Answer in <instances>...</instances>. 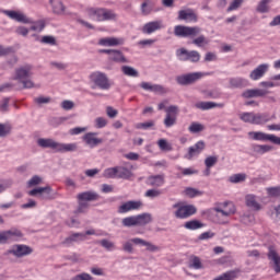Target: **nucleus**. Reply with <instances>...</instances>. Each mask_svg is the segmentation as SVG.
Masks as SVG:
<instances>
[{"mask_svg":"<svg viewBox=\"0 0 280 280\" xmlns=\"http://www.w3.org/2000/svg\"><path fill=\"white\" fill-rule=\"evenodd\" d=\"M78 208L74 211L78 213H86V209H89V202H95V200H100V195L95 191H83L77 195Z\"/></svg>","mask_w":280,"mask_h":280,"instance_id":"nucleus-1","label":"nucleus"},{"mask_svg":"<svg viewBox=\"0 0 280 280\" xmlns=\"http://www.w3.org/2000/svg\"><path fill=\"white\" fill-rule=\"evenodd\" d=\"M32 78V66H22L15 69V75L13 80L23 84L22 89H34V81L31 80Z\"/></svg>","mask_w":280,"mask_h":280,"instance_id":"nucleus-2","label":"nucleus"},{"mask_svg":"<svg viewBox=\"0 0 280 280\" xmlns=\"http://www.w3.org/2000/svg\"><path fill=\"white\" fill-rule=\"evenodd\" d=\"M132 244H135L136 246H145V248L149 253H158L159 250H161V247H159L143 238H140V237H136V238H131L130 241H127L122 245V250H125V253H129V254L135 253V247L132 246Z\"/></svg>","mask_w":280,"mask_h":280,"instance_id":"nucleus-3","label":"nucleus"},{"mask_svg":"<svg viewBox=\"0 0 280 280\" xmlns=\"http://www.w3.org/2000/svg\"><path fill=\"white\" fill-rule=\"evenodd\" d=\"M202 28L200 26H185V25H176L174 27V35L177 38H194L200 35Z\"/></svg>","mask_w":280,"mask_h":280,"instance_id":"nucleus-4","label":"nucleus"},{"mask_svg":"<svg viewBox=\"0 0 280 280\" xmlns=\"http://www.w3.org/2000/svg\"><path fill=\"white\" fill-rule=\"evenodd\" d=\"M205 78V73L202 72H191L186 74H180L175 78L176 83L179 86H190L191 84H196L198 80H202Z\"/></svg>","mask_w":280,"mask_h":280,"instance_id":"nucleus-5","label":"nucleus"},{"mask_svg":"<svg viewBox=\"0 0 280 280\" xmlns=\"http://www.w3.org/2000/svg\"><path fill=\"white\" fill-rule=\"evenodd\" d=\"M173 209H177L175 211V218L178 220H185L187 218H191L196 213V207L191 205H183V202H177L173 205Z\"/></svg>","mask_w":280,"mask_h":280,"instance_id":"nucleus-6","label":"nucleus"},{"mask_svg":"<svg viewBox=\"0 0 280 280\" xmlns=\"http://www.w3.org/2000/svg\"><path fill=\"white\" fill-rule=\"evenodd\" d=\"M90 80L94 83V86H97V89H101L102 91H108V89H110V81L104 72H93L90 75Z\"/></svg>","mask_w":280,"mask_h":280,"instance_id":"nucleus-7","label":"nucleus"},{"mask_svg":"<svg viewBox=\"0 0 280 280\" xmlns=\"http://www.w3.org/2000/svg\"><path fill=\"white\" fill-rule=\"evenodd\" d=\"M176 56L182 61L189 60L190 62H200V52L198 50H187L186 48H179L176 50Z\"/></svg>","mask_w":280,"mask_h":280,"instance_id":"nucleus-8","label":"nucleus"},{"mask_svg":"<svg viewBox=\"0 0 280 280\" xmlns=\"http://www.w3.org/2000/svg\"><path fill=\"white\" fill-rule=\"evenodd\" d=\"M166 116L164 118L165 128H172V126H176V121L178 119V106L171 105L165 108Z\"/></svg>","mask_w":280,"mask_h":280,"instance_id":"nucleus-9","label":"nucleus"},{"mask_svg":"<svg viewBox=\"0 0 280 280\" xmlns=\"http://www.w3.org/2000/svg\"><path fill=\"white\" fill-rule=\"evenodd\" d=\"M267 258L269 259V266H271L279 275L280 272V255L279 252L277 250V247L275 246H269L268 252H267Z\"/></svg>","mask_w":280,"mask_h":280,"instance_id":"nucleus-10","label":"nucleus"},{"mask_svg":"<svg viewBox=\"0 0 280 280\" xmlns=\"http://www.w3.org/2000/svg\"><path fill=\"white\" fill-rule=\"evenodd\" d=\"M51 191V186L38 187L30 190L28 196L39 198L40 200H51L54 198Z\"/></svg>","mask_w":280,"mask_h":280,"instance_id":"nucleus-11","label":"nucleus"},{"mask_svg":"<svg viewBox=\"0 0 280 280\" xmlns=\"http://www.w3.org/2000/svg\"><path fill=\"white\" fill-rule=\"evenodd\" d=\"M23 237V233L21 231L11 229L9 231L0 232V244H8V242H16V240H21Z\"/></svg>","mask_w":280,"mask_h":280,"instance_id":"nucleus-12","label":"nucleus"},{"mask_svg":"<svg viewBox=\"0 0 280 280\" xmlns=\"http://www.w3.org/2000/svg\"><path fill=\"white\" fill-rule=\"evenodd\" d=\"M34 250L27 245H13L12 249H9L5 255H14V257H26V255H32Z\"/></svg>","mask_w":280,"mask_h":280,"instance_id":"nucleus-13","label":"nucleus"},{"mask_svg":"<svg viewBox=\"0 0 280 280\" xmlns=\"http://www.w3.org/2000/svg\"><path fill=\"white\" fill-rule=\"evenodd\" d=\"M3 14L9 16V19H12L13 21H16L18 23H24V24L33 23L32 19L27 18V15H25V13H22L19 11L5 10V11H3Z\"/></svg>","mask_w":280,"mask_h":280,"instance_id":"nucleus-14","label":"nucleus"},{"mask_svg":"<svg viewBox=\"0 0 280 280\" xmlns=\"http://www.w3.org/2000/svg\"><path fill=\"white\" fill-rule=\"evenodd\" d=\"M178 21H186V23H196L198 21V15L191 9L180 10L178 11Z\"/></svg>","mask_w":280,"mask_h":280,"instance_id":"nucleus-15","label":"nucleus"},{"mask_svg":"<svg viewBox=\"0 0 280 280\" xmlns=\"http://www.w3.org/2000/svg\"><path fill=\"white\" fill-rule=\"evenodd\" d=\"M205 141L200 140L195 145L188 148V152L186 155H184V159H187V161H191L194 156H198L202 150H205Z\"/></svg>","mask_w":280,"mask_h":280,"instance_id":"nucleus-16","label":"nucleus"},{"mask_svg":"<svg viewBox=\"0 0 280 280\" xmlns=\"http://www.w3.org/2000/svg\"><path fill=\"white\" fill-rule=\"evenodd\" d=\"M215 211V217L218 218V223L219 224H229V221H226V218L229 215H233L235 213V207H233L230 210H223L221 208H214Z\"/></svg>","mask_w":280,"mask_h":280,"instance_id":"nucleus-17","label":"nucleus"},{"mask_svg":"<svg viewBox=\"0 0 280 280\" xmlns=\"http://www.w3.org/2000/svg\"><path fill=\"white\" fill-rule=\"evenodd\" d=\"M269 67L270 66L268 63L259 65L250 72V80L257 81L260 80V78H264V75H266V73L268 72Z\"/></svg>","mask_w":280,"mask_h":280,"instance_id":"nucleus-18","label":"nucleus"},{"mask_svg":"<svg viewBox=\"0 0 280 280\" xmlns=\"http://www.w3.org/2000/svg\"><path fill=\"white\" fill-rule=\"evenodd\" d=\"M141 201H127L118 207V213H128V211H137L141 209Z\"/></svg>","mask_w":280,"mask_h":280,"instance_id":"nucleus-19","label":"nucleus"},{"mask_svg":"<svg viewBox=\"0 0 280 280\" xmlns=\"http://www.w3.org/2000/svg\"><path fill=\"white\" fill-rule=\"evenodd\" d=\"M159 30H163V22L153 21L143 25L142 33L143 34H154V32H159Z\"/></svg>","mask_w":280,"mask_h":280,"instance_id":"nucleus-20","label":"nucleus"},{"mask_svg":"<svg viewBox=\"0 0 280 280\" xmlns=\"http://www.w3.org/2000/svg\"><path fill=\"white\" fill-rule=\"evenodd\" d=\"M265 95H268L267 90L252 89L243 92L242 97H245V100H250L253 97H265Z\"/></svg>","mask_w":280,"mask_h":280,"instance_id":"nucleus-21","label":"nucleus"},{"mask_svg":"<svg viewBox=\"0 0 280 280\" xmlns=\"http://www.w3.org/2000/svg\"><path fill=\"white\" fill-rule=\"evenodd\" d=\"M96 135L97 133L95 132H89L83 137L86 145H89L90 148H95L100 145V143H103L104 140H102L101 138H95Z\"/></svg>","mask_w":280,"mask_h":280,"instance_id":"nucleus-22","label":"nucleus"},{"mask_svg":"<svg viewBox=\"0 0 280 280\" xmlns=\"http://www.w3.org/2000/svg\"><path fill=\"white\" fill-rule=\"evenodd\" d=\"M84 240V233H73L72 235L66 237L61 244L63 246H73L75 242H83Z\"/></svg>","mask_w":280,"mask_h":280,"instance_id":"nucleus-23","label":"nucleus"},{"mask_svg":"<svg viewBox=\"0 0 280 280\" xmlns=\"http://www.w3.org/2000/svg\"><path fill=\"white\" fill-rule=\"evenodd\" d=\"M195 107L199 110H211V108H223L224 104L213 102H199L195 104Z\"/></svg>","mask_w":280,"mask_h":280,"instance_id":"nucleus-24","label":"nucleus"},{"mask_svg":"<svg viewBox=\"0 0 280 280\" xmlns=\"http://www.w3.org/2000/svg\"><path fill=\"white\" fill-rule=\"evenodd\" d=\"M37 145H39V148H50L51 150H58V142H56L54 139L51 138H39L37 140Z\"/></svg>","mask_w":280,"mask_h":280,"instance_id":"nucleus-25","label":"nucleus"},{"mask_svg":"<svg viewBox=\"0 0 280 280\" xmlns=\"http://www.w3.org/2000/svg\"><path fill=\"white\" fill-rule=\"evenodd\" d=\"M147 183L151 187H162L165 184V176L163 175H151L148 177Z\"/></svg>","mask_w":280,"mask_h":280,"instance_id":"nucleus-26","label":"nucleus"},{"mask_svg":"<svg viewBox=\"0 0 280 280\" xmlns=\"http://www.w3.org/2000/svg\"><path fill=\"white\" fill-rule=\"evenodd\" d=\"M152 222V214L144 212L142 214L136 215V225L137 226H145Z\"/></svg>","mask_w":280,"mask_h":280,"instance_id":"nucleus-27","label":"nucleus"},{"mask_svg":"<svg viewBox=\"0 0 280 280\" xmlns=\"http://www.w3.org/2000/svg\"><path fill=\"white\" fill-rule=\"evenodd\" d=\"M140 86L144 91H151L152 93H165V88H163V85H159V84L152 85L149 82H142Z\"/></svg>","mask_w":280,"mask_h":280,"instance_id":"nucleus-28","label":"nucleus"},{"mask_svg":"<svg viewBox=\"0 0 280 280\" xmlns=\"http://www.w3.org/2000/svg\"><path fill=\"white\" fill-rule=\"evenodd\" d=\"M78 150V143H60L57 144V152H75Z\"/></svg>","mask_w":280,"mask_h":280,"instance_id":"nucleus-29","label":"nucleus"},{"mask_svg":"<svg viewBox=\"0 0 280 280\" xmlns=\"http://www.w3.org/2000/svg\"><path fill=\"white\" fill-rule=\"evenodd\" d=\"M246 207L253 209V211H259L261 209V205L257 202V199L254 195H247L245 197Z\"/></svg>","mask_w":280,"mask_h":280,"instance_id":"nucleus-30","label":"nucleus"},{"mask_svg":"<svg viewBox=\"0 0 280 280\" xmlns=\"http://www.w3.org/2000/svg\"><path fill=\"white\" fill-rule=\"evenodd\" d=\"M249 137L254 139V141H271L272 135H268L261 131H249Z\"/></svg>","mask_w":280,"mask_h":280,"instance_id":"nucleus-31","label":"nucleus"},{"mask_svg":"<svg viewBox=\"0 0 280 280\" xmlns=\"http://www.w3.org/2000/svg\"><path fill=\"white\" fill-rule=\"evenodd\" d=\"M50 5L52 8L54 14H65L66 7L62 3V0H50Z\"/></svg>","mask_w":280,"mask_h":280,"instance_id":"nucleus-32","label":"nucleus"},{"mask_svg":"<svg viewBox=\"0 0 280 280\" xmlns=\"http://www.w3.org/2000/svg\"><path fill=\"white\" fill-rule=\"evenodd\" d=\"M98 45H103V47H117V45H121V40L117 37L102 38Z\"/></svg>","mask_w":280,"mask_h":280,"instance_id":"nucleus-33","label":"nucleus"},{"mask_svg":"<svg viewBox=\"0 0 280 280\" xmlns=\"http://www.w3.org/2000/svg\"><path fill=\"white\" fill-rule=\"evenodd\" d=\"M270 3H272V0H260L256 8V12H259V14H268V12H270Z\"/></svg>","mask_w":280,"mask_h":280,"instance_id":"nucleus-34","label":"nucleus"},{"mask_svg":"<svg viewBox=\"0 0 280 280\" xmlns=\"http://www.w3.org/2000/svg\"><path fill=\"white\" fill-rule=\"evenodd\" d=\"M268 121H270V117L268 116V114H254V125L261 126L264 124H268Z\"/></svg>","mask_w":280,"mask_h":280,"instance_id":"nucleus-35","label":"nucleus"},{"mask_svg":"<svg viewBox=\"0 0 280 280\" xmlns=\"http://www.w3.org/2000/svg\"><path fill=\"white\" fill-rule=\"evenodd\" d=\"M109 60H112V62H119V63L129 62L125 58L124 52H121L120 50H114L109 57Z\"/></svg>","mask_w":280,"mask_h":280,"instance_id":"nucleus-36","label":"nucleus"},{"mask_svg":"<svg viewBox=\"0 0 280 280\" xmlns=\"http://www.w3.org/2000/svg\"><path fill=\"white\" fill-rule=\"evenodd\" d=\"M230 89H242L246 84L245 79L236 77V78H231L230 81Z\"/></svg>","mask_w":280,"mask_h":280,"instance_id":"nucleus-37","label":"nucleus"},{"mask_svg":"<svg viewBox=\"0 0 280 280\" xmlns=\"http://www.w3.org/2000/svg\"><path fill=\"white\" fill-rule=\"evenodd\" d=\"M141 12L144 16H148V14L152 13V10H154V3H152V0H147L142 2L141 7Z\"/></svg>","mask_w":280,"mask_h":280,"instance_id":"nucleus-38","label":"nucleus"},{"mask_svg":"<svg viewBox=\"0 0 280 280\" xmlns=\"http://www.w3.org/2000/svg\"><path fill=\"white\" fill-rule=\"evenodd\" d=\"M132 176V172L124 166H117V175L116 178H124L125 180Z\"/></svg>","mask_w":280,"mask_h":280,"instance_id":"nucleus-39","label":"nucleus"},{"mask_svg":"<svg viewBox=\"0 0 280 280\" xmlns=\"http://www.w3.org/2000/svg\"><path fill=\"white\" fill-rule=\"evenodd\" d=\"M185 229L188 231H198V229H202L205 224L198 220H191L185 223Z\"/></svg>","mask_w":280,"mask_h":280,"instance_id":"nucleus-40","label":"nucleus"},{"mask_svg":"<svg viewBox=\"0 0 280 280\" xmlns=\"http://www.w3.org/2000/svg\"><path fill=\"white\" fill-rule=\"evenodd\" d=\"M9 135H12V125L0 122V139H5Z\"/></svg>","mask_w":280,"mask_h":280,"instance_id":"nucleus-41","label":"nucleus"},{"mask_svg":"<svg viewBox=\"0 0 280 280\" xmlns=\"http://www.w3.org/2000/svg\"><path fill=\"white\" fill-rule=\"evenodd\" d=\"M121 71L124 75H128L129 78H139V71L130 66H122Z\"/></svg>","mask_w":280,"mask_h":280,"instance_id":"nucleus-42","label":"nucleus"},{"mask_svg":"<svg viewBox=\"0 0 280 280\" xmlns=\"http://www.w3.org/2000/svg\"><path fill=\"white\" fill-rule=\"evenodd\" d=\"M122 226H127V229H130L132 226H137V218L133 217H126L121 220Z\"/></svg>","mask_w":280,"mask_h":280,"instance_id":"nucleus-43","label":"nucleus"},{"mask_svg":"<svg viewBox=\"0 0 280 280\" xmlns=\"http://www.w3.org/2000/svg\"><path fill=\"white\" fill-rule=\"evenodd\" d=\"M189 268L200 270L202 268V261H200V258L197 256H192L189 260Z\"/></svg>","mask_w":280,"mask_h":280,"instance_id":"nucleus-44","label":"nucleus"},{"mask_svg":"<svg viewBox=\"0 0 280 280\" xmlns=\"http://www.w3.org/2000/svg\"><path fill=\"white\" fill-rule=\"evenodd\" d=\"M230 183L237 184V183H244L246 180V174L238 173L230 176L229 178Z\"/></svg>","mask_w":280,"mask_h":280,"instance_id":"nucleus-45","label":"nucleus"},{"mask_svg":"<svg viewBox=\"0 0 280 280\" xmlns=\"http://www.w3.org/2000/svg\"><path fill=\"white\" fill-rule=\"evenodd\" d=\"M192 45H196L197 47H205V45H209V39H207L205 35H200L192 39Z\"/></svg>","mask_w":280,"mask_h":280,"instance_id":"nucleus-46","label":"nucleus"},{"mask_svg":"<svg viewBox=\"0 0 280 280\" xmlns=\"http://www.w3.org/2000/svg\"><path fill=\"white\" fill-rule=\"evenodd\" d=\"M189 132H192L194 135L198 133V132H202V130H205V126H202V124L199 122H192L189 127H188Z\"/></svg>","mask_w":280,"mask_h":280,"instance_id":"nucleus-47","label":"nucleus"},{"mask_svg":"<svg viewBox=\"0 0 280 280\" xmlns=\"http://www.w3.org/2000/svg\"><path fill=\"white\" fill-rule=\"evenodd\" d=\"M115 19H117V14L115 12L104 9L103 21H115Z\"/></svg>","mask_w":280,"mask_h":280,"instance_id":"nucleus-48","label":"nucleus"},{"mask_svg":"<svg viewBox=\"0 0 280 280\" xmlns=\"http://www.w3.org/2000/svg\"><path fill=\"white\" fill-rule=\"evenodd\" d=\"M154 120H149L147 122H139L136 125L137 130H150V128H153Z\"/></svg>","mask_w":280,"mask_h":280,"instance_id":"nucleus-49","label":"nucleus"},{"mask_svg":"<svg viewBox=\"0 0 280 280\" xmlns=\"http://www.w3.org/2000/svg\"><path fill=\"white\" fill-rule=\"evenodd\" d=\"M217 164H218V155H209L205 160L206 167H213Z\"/></svg>","mask_w":280,"mask_h":280,"instance_id":"nucleus-50","label":"nucleus"},{"mask_svg":"<svg viewBox=\"0 0 280 280\" xmlns=\"http://www.w3.org/2000/svg\"><path fill=\"white\" fill-rule=\"evenodd\" d=\"M240 119H242V121H245V124H253V119H255V114L254 113H243V114H241Z\"/></svg>","mask_w":280,"mask_h":280,"instance_id":"nucleus-51","label":"nucleus"},{"mask_svg":"<svg viewBox=\"0 0 280 280\" xmlns=\"http://www.w3.org/2000/svg\"><path fill=\"white\" fill-rule=\"evenodd\" d=\"M103 176L105 178H117V166L105 170Z\"/></svg>","mask_w":280,"mask_h":280,"instance_id":"nucleus-52","label":"nucleus"},{"mask_svg":"<svg viewBox=\"0 0 280 280\" xmlns=\"http://www.w3.org/2000/svg\"><path fill=\"white\" fill-rule=\"evenodd\" d=\"M98 244H101V246H102L103 248H105L106 250H114V248H115V243H113V242H110V241H108V240H106V238L101 240V241L98 242Z\"/></svg>","mask_w":280,"mask_h":280,"instance_id":"nucleus-53","label":"nucleus"},{"mask_svg":"<svg viewBox=\"0 0 280 280\" xmlns=\"http://www.w3.org/2000/svg\"><path fill=\"white\" fill-rule=\"evenodd\" d=\"M244 0H233L232 3L226 9V12H233L234 10H238L242 7Z\"/></svg>","mask_w":280,"mask_h":280,"instance_id":"nucleus-54","label":"nucleus"},{"mask_svg":"<svg viewBox=\"0 0 280 280\" xmlns=\"http://www.w3.org/2000/svg\"><path fill=\"white\" fill-rule=\"evenodd\" d=\"M158 145H159L160 150H164L166 152H171V150H172V145L170 143H167V140H165V139H160L158 141Z\"/></svg>","mask_w":280,"mask_h":280,"instance_id":"nucleus-55","label":"nucleus"},{"mask_svg":"<svg viewBox=\"0 0 280 280\" xmlns=\"http://www.w3.org/2000/svg\"><path fill=\"white\" fill-rule=\"evenodd\" d=\"M185 194L186 196H188V198H196V196H202V191L196 188H186Z\"/></svg>","mask_w":280,"mask_h":280,"instance_id":"nucleus-56","label":"nucleus"},{"mask_svg":"<svg viewBox=\"0 0 280 280\" xmlns=\"http://www.w3.org/2000/svg\"><path fill=\"white\" fill-rule=\"evenodd\" d=\"M267 194H268V196H271L272 198H279L280 186L267 188Z\"/></svg>","mask_w":280,"mask_h":280,"instance_id":"nucleus-57","label":"nucleus"},{"mask_svg":"<svg viewBox=\"0 0 280 280\" xmlns=\"http://www.w3.org/2000/svg\"><path fill=\"white\" fill-rule=\"evenodd\" d=\"M61 108L63 110H73V108H75V103H73V101L65 100L61 103Z\"/></svg>","mask_w":280,"mask_h":280,"instance_id":"nucleus-58","label":"nucleus"},{"mask_svg":"<svg viewBox=\"0 0 280 280\" xmlns=\"http://www.w3.org/2000/svg\"><path fill=\"white\" fill-rule=\"evenodd\" d=\"M45 30V21H38L31 26L32 32H43Z\"/></svg>","mask_w":280,"mask_h":280,"instance_id":"nucleus-59","label":"nucleus"},{"mask_svg":"<svg viewBox=\"0 0 280 280\" xmlns=\"http://www.w3.org/2000/svg\"><path fill=\"white\" fill-rule=\"evenodd\" d=\"M161 190L160 189H149L145 191L144 196L147 198H159L161 196Z\"/></svg>","mask_w":280,"mask_h":280,"instance_id":"nucleus-60","label":"nucleus"},{"mask_svg":"<svg viewBox=\"0 0 280 280\" xmlns=\"http://www.w3.org/2000/svg\"><path fill=\"white\" fill-rule=\"evenodd\" d=\"M108 121L104 117H97L95 119V127L96 128H106Z\"/></svg>","mask_w":280,"mask_h":280,"instance_id":"nucleus-61","label":"nucleus"},{"mask_svg":"<svg viewBox=\"0 0 280 280\" xmlns=\"http://www.w3.org/2000/svg\"><path fill=\"white\" fill-rule=\"evenodd\" d=\"M71 280H93V276L86 272L80 273L71 278Z\"/></svg>","mask_w":280,"mask_h":280,"instance_id":"nucleus-62","label":"nucleus"},{"mask_svg":"<svg viewBox=\"0 0 280 280\" xmlns=\"http://www.w3.org/2000/svg\"><path fill=\"white\" fill-rule=\"evenodd\" d=\"M42 43H44V45H56V37L46 35L42 38Z\"/></svg>","mask_w":280,"mask_h":280,"instance_id":"nucleus-63","label":"nucleus"},{"mask_svg":"<svg viewBox=\"0 0 280 280\" xmlns=\"http://www.w3.org/2000/svg\"><path fill=\"white\" fill-rule=\"evenodd\" d=\"M237 275H240V270H231L225 272L226 280H235L237 279Z\"/></svg>","mask_w":280,"mask_h":280,"instance_id":"nucleus-64","label":"nucleus"}]
</instances>
